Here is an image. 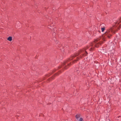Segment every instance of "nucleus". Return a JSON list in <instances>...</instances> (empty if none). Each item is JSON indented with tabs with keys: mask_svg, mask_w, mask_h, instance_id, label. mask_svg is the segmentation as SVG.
Segmentation results:
<instances>
[{
	"mask_svg": "<svg viewBox=\"0 0 121 121\" xmlns=\"http://www.w3.org/2000/svg\"><path fill=\"white\" fill-rule=\"evenodd\" d=\"M115 26L118 29L121 27V17L119 18L115 22Z\"/></svg>",
	"mask_w": 121,
	"mask_h": 121,
	"instance_id": "f03ea898",
	"label": "nucleus"
},
{
	"mask_svg": "<svg viewBox=\"0 0 121 121\" xmlns=\"http://www.w3.org/2000/svg\"><path fill=\"white\" fill-rule=\"evenodd\" d=\"M76 118L77 120H78L80 117V115H77L76 116Z\"/></svg>",
	"mask_w": 121,
	"mask_h": 121,
	"instance_id": "20e7f679",
	"label": "nucleus"
},
{
	"mask_svg": "<svg viewBox=\"0 0 121 121\" xmlns=\"http://www.w3.org/2000/svg\"><path fill=\"white\" fill-rule=\"evenodd\" d=\"M7 40L9 41H11L12 40V38L11 37H9L7 39Z\"/></svg>",
	"mask_w": 121,
	"mask_h": 121,
	"instance_id": "7ed1b4c3",
	"label": "nucleus"
},
{
	"mask_svg": "<svg viewBox=\"0 0 121 121\" xmlns=\"http://www.w3.org/2000/svg\"><path fill=\"white\" fill-rule=\"evenodd\" d=\"M101 31L102 32H103L104 31V30H105V27L102 28L101 29Z\"/></svg>",
	"mask_w": 121,
	"mask_h": 121,
	"instance_id": "39448f33",
	"label": "nucleus"
},
{
	"mask_svg": "<svg viewBox=\"0 0 121 121\" xmlns=\"http://www.w3.org/2000/svg\"><path fill=\"white\" fill-rule=\"evenodd\" d=\"M112 28H110L109 29L107 30L103 34L102 36L98 39L95 40L94 41V43L93 45L91 44V46L89 47H87L86 48H85L81 51V53L82 55L84 56H86L87 54V52L86 51V49L88 48H89V50L90 51H91L93 50L94 49V47L93 46V45L95 47L98 48L99 46V45H100L103 43V42L101 40H103V41H105V39L107 37L108 38H110V37L112 35V33L114 32L112 31Z\"/></svg>",
	"mask_w": 121,
	"mask_h": 121,
	"instance_id": "f257e3e1",
	"label": "nucleus"
},
{
	"mask_svg": "<svg viewBox=\"0 0 121 121\" xmlns=\"http://www.w3.org/2000/svg\"><path fill=\"white\" fill-rule=\"evenodd\" d=\"M83 119L82 118H80L78 120V121H82Z\"/></svg>",
	"mask_w": 121,
	"mask_h": 121,
	"instance_id": "423d86ee",
	"label": "nucleus"
}]
</instances>
